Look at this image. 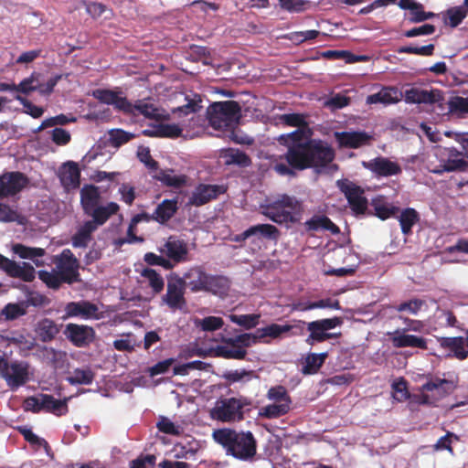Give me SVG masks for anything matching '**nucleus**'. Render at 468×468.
<instances>
[{
	"label": "nucleus",
	"instance_id": "nucleus-1",
	"mask_svg": "<svg viewBox=\"0 0 468 468\" xmlns=\"http://www.w3.org/2000/svg\"><path fill=\"white\" fill-rule=\"evenodd\" d=\"M286 149L280 156L286 164L277 163L273 166L274 171L283 176H294L295 171L308 168H324L335 156V150L320 139L306 140L304 144H297Z\"/></svg>",
	"mask_w": 468,
	"mask_h": 468
},
{
	"label": "nucleus",
	"instance_id": "nucleus-2",
	"mask_svg": "<svg viewBox=\"0 0 468 468\" xmlns=\"http://www.w3.org/2000/svg\"><path fill=\"white\" fill-rule=\"evenodd\" d=\"M209 125L216 131H226L237 144H251L250 139L238 137L234 130L241 119V106L236 101H215L207 109Z\"/></svg>",
	"mask_w": 468,
	"mask_h": 468
},
{
	"label": "nucleus",
	"instance_id": "nucleus-3",
	"mask_svg": "<svg viewBox=\"0 0 468 468\" xmlns=\"http://www.w3.org/2000/svg\"><path fill=\"white\" fill-rule=\"evenodd\" d=\"M212 438L222 446L227 455L241 461L252 459L257 452V441L250 431L222 428L215 430Z\"/></svg>",
	"mask_w": 468,
	"mask_h": 468
},
{
	"label": "nucleus",
	"instance_id": "nucleus-4",
	"mask_svg": "<svg viewBox=\"0 0 468 468\" xmlns=\"http://www.w3.org/2000/svg\"><path fill=\"white\" fill-rule=\"evenodd\" d=\"M101 193L99 187L94 185H85L80 190V205L89 220L98 229L105 224L108 219L118 213L120 207L115 202H109L105 206L100 205Z\"/></svg>",
	"mask_w": 468,
	"mask_h": 468
},
{
	"label": "nucleus",
	"instance_id": "nucleus-5",
	"mask_svg": "<svg viewBox=\"0 0 468 468\" xmlns=\"http://www.w3.org/2000/svg\"><path fill=\"white\" fill-rule=\"evenodd\" d=\"M261 214L274 223H296L303 210L302 201L287 194L279 195L272 201L261 207Z\"/></svg>",
	"mask_w": 468,
	"mask_h": 468
},
{
	"label": "nucleus",
	"instance_id": "nucleus-6",
	"mask_svg": "<svg viewBox=\"0 0 468 468\" xmlns=\"http://www.w3.org/2000/svg\"><path fill=\"white\" fill-rule=\"evenodd\" d=\"M342 324L343 318L338 316L309 322L307 323V330L310 334L305 342L313 346L315 343H322L332 338H339L341 333H328V331L340 326Z\"/></svg>",
	"mask_w": 468,
	"mask_h": 468
},
{
	"label": "nucleus",
	"instance_id": "nucleus-7",
	"mask_svg": "<svg viewBox=\"0 0 468 468\" xmlns=\"http://www.w3.org/2000/svg\"><path fill=\"white\" fill-rule=\"evenodd\" d=\"M185 292V280L177 274H171L167 280L166 292L162 296V303L172 311L183 310L186 306Z\"/></svg>",
	"mask_w": 468,
	"mask_h": 468
},
{
	"label": "nucleus",
	"instance_id": "nucleus-8",
	"mask_svg": "<svg viewBox=\"0 0 468 468\" xmlns=\"http://www.w3.org/2000/svg\"><path fill=\"white\" fill-rule=\"evenodd\" d=\"M336 186L346 197L351 209L356 215H363L367 209V199L364 196L365 191L360 186L348 179H339Z\"/></svg>",
	"mask_w": 468,
	"mask_h": 468
},
{
	"label": "nucleus",
	"instance_id": "nucleus-9",
	"mask_svg": "<svg viewBox=\"0 0 468 468\" xmlns=\"http://www.w3.org/2000/svg\"><path fill=\"white\" fill-rule=\"evenodd\" d=\"M55 263L58 272L63 276L65 283L72 284L80 281V262L69 249H64L57 256Z\"/></svg>",
	"mask_w": 468,
	"mask_h": 468
},
{
	"label": "nucleus",
	"instance_id": "nucleus-10",
	"mask_svg": "<svg viewBox=\"0 0 468 468\" xmlns=\"http://www.w3.org/2000/svg\"><path fill=\"white\" fill-rule=\"evenodd\" d=\"M242 407L241 402L235 398L225 399L217 404L211 415L213 419L223 422L240 420L243 419Z\"/></svg>",
	"mask_w": 468,
	"mask_h": 468
},
{
	"label": "nucleus",
	"instance_id": "nucleus-11",
	"mask_svg": "<svg viewBox=\"0 0 468 468\" xmlns=\"http://www.w3.org/2000/svg\"><path fill=\"white\" fill-rule=\"evenodd\" d=\"M29 365L27 362L7 361L6 367L1 372V378H4L11 389H16L24 386L29 379Z\"/></svg>",
	"mask_w": 468,
	"mask_h": 468
},
{
	"label": "nucleus",
	"instance_id": "nucleus-12",
	"mask_svg": "<svg viewBox=\"0 0 468 468\" xmlns=\"http://www.w3.org/2000/svg\"><path fill=\"white\" fill-rule=\"evenodd\" d=\"M0 269L9 277L18 278L26 282H31L36 278L34 267L27 262L17 263L0 254Z\"/></svg>",
	"mask_w": 468,
	"mask_h": 468
},
{
	"label": "nucleus",
	"instance_id": "nucleus-13",
	"mask_svg": "<svg viewBox=\"0 0 468 468\" xmlns=\"http://www.w3.org/2000/svg\"><path fill=\"white\" fill-rule=\"evenodd\" d=\"M363 166L378 178L399 176L402 173V168L399 163L384 156H378L367 162H363Z\"/></svg>",
	"mask_w": 468,
	"mask_h": 468
},
{
	"label": "nucleus",
	"instance_id": "nucleus-14",
	"mask_svg": "<svg viewBox=\"0 0 468 468\" xmlns=\"http://www.w3.org/2000/svg\"><path fill=\"white\" fill-rule=\"evenodd\" d=\"M64 334L69 341L77 347H86L95 339V330L89 325L68 324Z\"/></svg>",
	"mask_w": 468,
	"mask_h": 468
},
{
	"label": "nucleus",
	"instance_id": "nucleus-15",
	"mask_svg": "<svg viewBox=\"0 0 468 468\" xmlns=\"http://www.w3.org/2000/svg\"><path fill=\"white\" fill-rule=\"evenodd\" d=\"M459 377L455 375L451 378H433L424 383L420 388V391H437V397H434L438 401L452 394L459 386Z\"/></svg>",
	"mask_w": 468,
	"mask_h": 468
},
{
	"label": "nucleus",
	"instance_id": "nucleus-16",
	"mask_svg": "<svg viewBox=\"0 0 468 468\" xmlns=\"http://www.w3.org/2000/svg\"><path fill=\"white\" fill-rule=\"evenodd\" d=\"M27 177L21 172H7L0 176V198L16 195L27 184Z\"/></svg>",
	"mask_w": 468,
	"mask_h": 468
},
{
	"label": "nucleus",
	"instance_id": "nucleus-17",
	"mask_svg": "<svg viewBox=\"0 0 468 468\" xmlns=\"http://www.w3.org/2000/svg\"><path fill=\"white\" fill-rule=\"evenodd\" d=\"M226 192L223 186L199 184L189 197L188 204L195 207H201Z\"/></svg>",
	"mask_w": 468,
	"mask_h": 468
},
{
	"label": "nucleus",
	"instance_id": "nucleus-18",
	"mask_svg": "<svg viewBox=\"0 0 468 468\" xmlns=\"http://www.w3.org/2000/svg\"><path fill=\"white\" fill-rule=\"evenodd\" d=\"M335 138L339 147L356 149L370 144L373 137L364 131L335 132Z\"/></svg>",
	"mask_w": 468,
	"mask_h": 468
},
{
	"label": "nucleus",
	"instance_id": "nucleus-19",
	"mask_svg": "<svg viewBox=\"0 0 468 468\" xmlns=\"http://www.w3.org/2000/svg\"><path fill=\"white\" fill-rule=\"evenodd\" d=\"M65 312L68 317H81L85 320L101 317L97 304L85 300L67 303Z\"/></svg>",
	"mask_w": 468,
	"mask_h": 468
},
{
	"label": "nucleus",
	"instance_id": "nucleus-20",
	"mask_svg": "<svg viewBox=\"0 0 468 468\" xmlns=\"http://www.w3.org/2000/svg\"><path fill=\"white\" fill-rule=\"evenodd\" d=\"M392 346L396 348L416 347L422 350L428 349L427 340L421 336L408 335L400 329L387 333Z\"/></svg>",
	"mask_w": 468,
	"mask_h": 468
},
{
	"label": "nucleus",
	"instance_id": "nucleus-21",
	"mask_svg": "<svg viewBox=\"0 0 468 468\" xmlns=\"http://www.w3.org/2000/svg\"><path fill=\"white\" fill-rule=\"evenodd\" d=\"M162 252L174 263H180L186 261L188 256L187 243L175 236H170L165 243Z\"/></svg>",
	"mask_w": 468,
	"mask_h": 468
},
{
	"label": "nucleus",
	"instance_id": "nucleus-22",
	"mask_svg": "<svg viewBox=\"0 0 468 468\" xmlns=\"http://www.w3.org/2000/svg\"><path fill=\"white\" fill-rule=\"evenodd\" d=\"M58 178L65 190L69 191L79 188L80 185V169L78 164L74 161L64 163L59 167Z\"/></svg>",
	"mask_w": 468,
	"mask_h": 468
},
{
	"label": "nucleus",
	"instance_id": "nucleus-23",
	"mask_svg": "<svg viewBox=\"0 0 468 468\" xmlns=\"http://www.w3.org/2000/svg\"><path fill=\"white\" fill-rule=\"evenodd\" d=\"M121 91H116L108 89H98L93 90L92 95L99 101L112 105L118 111L122 112H129L130 101L126 97L121 96Z\"/></svg>",
	"mask_w": 468,
	"mask_h": 468
},
{
	"label": "nucleus",
	"instance_id": "nucleus-24",
	"mask_svg": "<svg viewBox=\"0 0 468 468\" xmlns=\"http://www.w3.org/2000/svg\"><path fill=\"white\" fill-rule=\"evenodd\" d=\"M207 274L203 267L194 266L188 269L181 279L185 280L186 288L188 287L192 292H198L206 288Z\"/></svg>",
	"mask_w": 468,
	"mask_h": 468
},
{
	"label": "nucleus",
	"instance_id": "nucleus-25",
	"mask_svg": "<svg viewBox=\"0 0 468 468\" xmlns=\"http://www.w3.org/2000/svg\"><path fill=\"white\" fill-rule=\"evenodd\" d=\"M304 229L307 232L320 230L329 231L333 235L340 233V229L325 215H314L304 222Z\"/></svg>",
	"mask_w": 468,
	"mask_h": 468
},
{
	"label": "nucleus",
	"instance_id": "nucleus-26",
	"mask_svg": "<svg viewBox=\"0 0 468 468\" xmlns=\"http://www.w3.org/2000/svg\"><path fill=\"white\" fill-rule=\"evenodd\" d=\"M403 97L402 92L396 87H384L378 92L367 96L368 104H392L399 102Z\"/></svg>",
	"mask_w": 468,
	"mask_h": 468
},
{
	"label": "nucleus",
	"instance_id": "nucleus-27",
	"mask_svg": "<svg viewBox=\"0 0 468 468\" xmlns=\"http://www.w3.org/2000/svg\"><path fill=\"white\" fill-rule=\"evenodd\" d=\"M441 166L446 172H464L468 170V161L464 158L462 152L455 148H450L448 150V157Z\"/></svg>",
	"mask_w": 468,
	"mask_h": 468
},
{
	"label": "nucleus",
	"instance_id": "nucleus-28",
	"mask_svg": "<svg viewBox=\"0 0 468 468\" xmlns=\"http://www.w3.org/2000/svg\"><path fill=\"white\" fill-rule=\"evenodd\" d=\"M98 229L90 221L80 225L71 237V244L74 248H86L92 240V234Z\"/></svg>",
	"mask_w": 468,
	"mask_h": 468
},
{
	"label": "nucleus",
	"instance_id": "nucleus-29",
	"mask_svg": "<svg viewBox=\"0 0 468 468\" xmlns=\"http://www.w3.org/2000/svg\"><path fill=\"white\" fill-rule=\"evenodd\" d=\"M437 340L442 348L450 349L459 360H464L468 357V350L464 347L463 337H438Z\"/></svg>",
	"mask_w": 468,
	"mask_h": 468
},
{
	"label": "nucleus",
	"instance_id": "nucleus-30",
	"mask_svg": "<svg viewBox=\"0 0 468 468\" xmlns=\"http://www.w3.org/2000/svg\"><path fill=\"white\" fill-rule=\"evenodd\" d=\"M178 209L176 199H165L155 208L153 213L154 220L160 223H167L176 213Z\"/></svg>",
	"mask_w": 468,
	"mask_h": 468
},
{
	"label": "nucleus",
	"instance_id": "nucleus-31",
	"mask_svg": "<svg viewBox=\"0 0 468 468\" xmlns=\"http://www.w3.org/2000/svg\"><path fill=\"white\" fill-rule=\"evenodd\" d=\"M311 131L309 127L307 128H297L296 130L289 133H283L277 137V142L288 148L297 144H304L306 140H310L311 138Z\"/></svg>",
	"mask_w": 468,
	"mask_h": 468
},
{
	"label": "nucleus",
	"instance_id": "nucleus-32",
	"mask_svg": "<svg viewBox=\"0 0 468 468\" xmlns=\"http://www.w3.org/2000/svg\"><path fill=\"white\" fill-rule=\"evenodd\" d=\"M68 398L57 399L52 395L42 394V408L46 412L53 413L56 416L66 415L69 411Z\"/></svg>",
	"mask_w": 468,
	"mask_h": 468
},
{
	"label": "nucleus",
	"instance_id": "nucleus-33",
	"mask_svg": "<svg viewBox=\"0 0 468 468\" xmlns=\"http://www.w3.org/2000/svg\"><path fill=\"white\" fill-rule=\"evenodd\" d=\"M230 287V281L222 275L207 274L206 288L203 292H211L215 295L227 294Z\"/></svg>",
	"mask_w": 468,
	"mask_h": 468
},
{
	"label": "nucleus",
	"instance_id": "nucleus-34",
	"mask_svg": "<svg viewBox=\"0 0 468 468\" xmlns=\"http://www.w3.org/2000/svg\"><path fill=\"white\" fill-rule=\"evenodd\" d=\"M436 93L431 90L428 91L418 88H410L406 90L404 98L408 103H434L437 101Z\"/></svg>",
	"mask_w": 468,
	"mask_h": 468
},
{
	"label": "nucleus",
	"instance_id": "nucleus-35",
	"mask_svg": "<svg viewBox=\"0 0 468 468\" xmlns=\"http://www.w3.org/2000/svg\"><path fill=\"white\" fill-rule=\"evenodd\" d=\"M371 206L375 210V215L382 220L395 216L399 211V207L388 203L383 196L373 198Z\"/></svg>",
	"mask_w": 468,
	"mask_h": 468
},
{
	"label": "nucleus",
	"instance_id": "nucleus-36",
	"mask_svg": "<svg viewBox=\"0 0 468 468\" xmlns=\"http://www.w3.org/2000/svg\"><path fill=\"white\" fill-rule=\"evenodd\" d=\"M13 251L21 259L32 260L37 267L44 265V261L37 259L43 257L46 253L45 250L42 248H31L17 243L13 246Z\"/></svg>",
	"mask_w": 468,
	"mask_h": 468
},
{
	"label": "nucleus",
	"instance_id": "nucleus-37",
	"mask_svg": "<svg viewBox=\"0 0 468 468\" xmlns=\"http://www.w3.org/2000/svg\"><path fill=\"white\" fill-rule=\"evenodd\" d=\"M130 109L129 112H124L125 114H133L135 115L136 112L142 115H144L145 118L151 119V120H160L161 116L157 112L158 110L156 107H154V104L149 103L143 100H138L135 101L134 104L130 102Z\"/></svg>",
	"mask_w": 468,
	"mask_h": 468
},
{
	"label": "nucleus",
	"instance_id": "nucleus-38",
	"mask_svg": "<svg viewBox=\"0 0 468 468\" xmlns=\"http://www.w3.org/2000/svg\"><path fill=\"white\" fill-rule=\"evenodd\" d=\"M221 156L225 159L226 165H237L241 167H247L251 164L250 156L245 152L239 149H224Z\"/></svg>",
	"mask_w": 468,
	"mask_h": 468
},
{
	"label": "nucleus",
	"instance_id": "nucleus-39",
	"mask_svg": "<svg viewBox=\"0 0 468 468\" xmlns=\"http://www.w3.org/2000/svg\"><path fill=\"white\" fill-rule=\"evenodd\" d=\"M447 104V114L458 119H463L468 115V98L454 96L450 98Z\"/></svg>",
	"mask_w": 468,
	"mask_h": 468
},
{
	"label": "nucleus",
	"instance_id": "nucleus-40",
	"mask_svg": "<svg viewBox=\"0 0 468 468\" xmlns=\"http://www.w3.org/2000/svg\"><path fill=\"white\" fill-rule=\"evenodd\" d=\"M328 357V353L324 352L320 354L311 353L307 355L302 372L304 375H314L319 371L324 365L325 359Z\"/></svg>",
	"mask_w": 468,
	"mask_h": 468
},
{
	"label": "nucleus",
	"instance_id": "nucleus-41",
	"mask_svg": "<svg viewBox=\"0 0 468 468\" xmlns=\"http://www.w3.org/2000/svg\"><path fill=\"white\" fill-rule=\"evenodd\" d=\"M467 15L468 10L466 7L464 5H458L448 8L442 13V18L445 25L453 28L458 27Z\"/></svg>",
	"mask_w": 468,
	"mask_h": 468
},
{
	"label": "nucleus",
	"instance_id": "nucleus-42",
	"mask_svg": "<svg viewBox=\"0 0 468 468\" xmlns=\"http://www.w3.org/2000/svg\"><path fill=\"white\" fill-rule=\"evenodd\" d=\"M37 332L42 342H50L59 333V329L53 320L45 318L38 323Z\"/></svg>",
	"mask_w": 468,
	"mask_h": 468
},
{
	"label": "nucleus",
	"instance_id": "nucleus-43",
	"mask_svg": "<svg viewBox=\"0 0 468 468\" xmlns=\"http://www.w3.org/2000/svg\"><path fill=\"white\" fill-rule=\"evenodd\" d=\"M420 220V215L416 209L407 207L403 209L399 218L401 231L405 235H409L412 231V227Z\"/></svg>",
	"mask_w": 468,
	"mask_h": 468
},
{
	"label": "nucleus",
	"instance_id": "nucleus-44",
	"mask_svg": "<svg viewBox=\"0 0 468 468\" xmlns=\"http://www.w3.org/2000/svg\"><path fill=\"white\" fill-rule=\"evenodd\" d=\"M252 235L259 238L277 242L281 237L280 229L271 224H258L251 226Z\"/></svg>",
	"mask_w": 468,
	"mask_h": 468
},
{
	"label": "nucleus",
	"instance_id": "nucleus-45",
	"mask_svg": "<svg viewBox=\"0 0 468 468\" xmlns=\"http://www.w3.org/2000/svg\"><path fill=\"white\" fill-rule=\"evenodd\" d=\"M290 409L291 405H288V403H273L261 407L259 410V416L266 419H276L287 414Z\"/></svg>",
	"mask_w": 468,
	"mask_h": 468
},
{
	"label": "nucleus",
	"instance_id": "nucleus-46",
	"mask_svg": "<svg viewBox=\"0 0 468 468\" xmlns=\"http://www.w3.org/2000/svg\"><path fill=\"white\" fill-rule=\"evenodd\" d=\"M155 178L162 182L164 185L171 187L180 188L186 184V176L185 175H174L173 170L164 171L161 170L159 175Z\"/></svg>",
	"mask_w": 468,
	"mask_h": 468
},
{
	"label": "nucleus",
	"instance_id": "nucleus-47",
	"mask_svg": "<svg viewBox=\"0 0 468 468\" xmlns=\"http://www.w3.org/2000/svg\"><path fill=\"white\" fill-rule=\"evenodd\" d=\"M28 304L25 302L16 303H7L1 311V315L5 317L6 321L16 320L27 314Z\"/></svg>",
	"mask_w": 468,
	"mask_h": 468
},
{
	"label": "nucleus",
	"instance_id": "nucleus-48",
	"mask_svg": "<svg viewBox=\"0 0 468 468\" xmlns=\"http://www.w3.org/2000/svg\"><path fill=\"white\" fill-rule=\"evenodd\" d=\"M217 356L226 359L242 360L247 356V351L241 346L231 347L228 346H218L215 349Z\"/></svg>",
	"mask_w": 468,
	"mask_h": 468
},
{
	"label": "nucleus",
	"instance_id": "nucleus-49",
	"mask_svg": "<svg viewBox=\"0 0 468 468\" xmlns=\"http://www.w3.org/2000/svg\"><path fill=\"white\" fill-rule=\"evenodd\" d=\"M141 275L148 281L149 286L154 293H160L164 290V279L155 270L145 268L142 271Z\"/></svg>",
	"mask_w": 468,
	"mask_h": 468
},
{
	"label": "nucleus",
	"instance_id": "nucleus-50",
	"mask_svg": "<svg viewBox=\"0 0 468 468\" xmlns=\"http://www.w3.org/2000/svg\"><path fill=\"white\" fill-rule=\"evenodd\" d=\"M67 379L71 385H90L94 379V373L90 368H76Z\"/></svg>",
	"mask_w": 468,
	"mask_h": 468
},
{
	"label": "nucleus",
	"instance_id": "nucleus-51",
	"mask_svg": "<svg viewBox=\"0 0 468 468\" xmlns=\"http://www.w3.org/2000/svg\"><path fill=\"white\" fill-rule=\"evenodd\" d=\"M260 314H231L229 319L232 323L245 328L246 330H250L255 328L260 323Z\"/></svg>",
	"mask_w": 468,
	"mask_h": 468
},
{
	"label": "nucleus",
	"instance_id": "nucleus-52",
	"mask_svg": "<svg viewBox=\"0 0 468 468\" xmlns=\"http://www.w3.org/2000/svg\"><path fill=\"white\" fill-rule=\"evenodd\" d=\"M135 138V134L122 129H112L109 131V142L112 147H120Z\"/></svg>",
	"mask_w": 468,
	"mask_h": 468
},
{
	"label": "nucleus",
	"instance_id": "nucleus-53",
	"mask_svg": "<svg viewBox=\"0 0 468 468\" xmlns=\"http://www.w3.org/2000/svg\"><path fill=\"white\" fill-rule=\"evenodd\" d=\"M40 76V73L33 72L28 78L24 79L19 84H17V94L23 93L27 95L33 91L38 92Z\"/></svg>",
	"mask_w": 468,
	"mask_h": 468
},
{
	"label": "nucleus",
	"instance_id": "nucleus-54",
	"mask_svg": "<svg viewBox=\"0 0 468 468\" xmlns=\"http://www.w3.org/2000/svg\"><path fill=\"white\" fill-rule=\"evenodd\" d=\"M282 124L290 127L307 128L308 122L305 116L301 113H285L279 116Z\"/></svg>",
	"mask_w": 468,
	"mask_h": 468
},
{
	"label": "nucleus",
	"instance_id": "nucleus-55",
	"mask_svg": "<svg viewBox=\"0 0 468 468\" xmlns=\"http://www.w3.org/2000/svg\"><path fill=\"white\" fill-rule=\"evenodd\" d=\"M39 279L46 283L48 288L58 290L63 282H65L63 276L58 272H50L48 271H40L38 272Z\"/></svg>",
	"mask_w": 468,
	"mask_h": 468
},
{
	"label": "nucleus",
	"instance_id": "nucleus-56",
	"mask_svg": "<svg viewBox=\"0 0 468 468\" xmlns=\"http://www.w3.org/2000/svg\"><path fill=\"white\" fill-rule=\"evenodd\" d=\"M267 398L270 400H273L274 403L292 404L291 397L283 386H275L271 388L267 392Z\"/></svg>",
	"mask_w": 468,
	"mask_h": 468
},
{
	"label": "nucleus",
	"instance_id": "nucleus-57",
	"mask_svg": "<svg viewBox=\"0 0 468 468\" xmlns=\"http://www.w3.org/2000/svg\"><path fill=\"white\" fill-rule=\"evenodd\" d=\"M423 304L424 302L422 300L414 298L410 301L400 303L394 306V309L399 313L406 312L410 314L416 315L420 311Z\"/></svg>",
	"mask_w": 468,
	"mask_h": 468
},
{
	"label": "nucleus",
	"instance_id": "nucleus-58",
	"mask_svg": "<svg viewBox=\"0 0 468 468\" xmlns=\"http://www.w3.org/2000/svg\"><path fill=\"white\" fill-rule=\"evenodd\" d=\"M137 157L151 171H156L159 168L158 162L153 159L148 147L140 146L137 151Z\"/></svg>",
	"mask_w": 468,
	"mask_h": 468
},
{
	"label": "nucleus",
	"instance_id": "nucleus-59",
	"mask_svg": "<svg viewBox=\"0 0 468 468\" xmlns=\"http://www.w3.org/2000/svg\"><path fill=\"white\" fill-rule=\"evenodd\" d=\"M182 128L176 123H159V138H178L182 134Z\"/></svg>",
	"mask_w": 468,
	"mask_h": 468
},
{
	"label": "nucleus",
	"instance_id": "nucleus-60",
	"mask_svg": "<svg viewBox=\"0 0 468 468\" xmlns=\"http://www.w3.org/2000/svg\"><path fill=\"white\" fill-rule=\"evenodd\" d=\"M453 440L458 441H460V437L453 432L447 431L446 434L441 437L434 444V449L436 451L446 450L450 453L453 454V448L452 447V442Z\"/></svg>",
	"mask_w": 468,
	"mask_h": 468
},
{
	"label": "nucleus",
	"instance_id": "nucleus-61",
	"mask_svg": "<svg viewBox=\"0 0 468 468\" xmlns=\"http://www.w3.org/2000/svg\"><path fill=\"white\" fill-rule=\"evenodd\" d=\"M434 45L429 44L422 47L403 46L398 49L399 53L414 54L420 56H431L434 51Z\"/></svg>",
	"mask_w": 468,
	"mask_h": 468
},
{
	"label": "nucleus",
	"instance_id": "nucleus-62",
	"mask_svg": "<svg viewBox=\"0 0 468 468\" xmlns=\"http://www.w3.org/2000/svg\"><path fill=\"white\" fill-rule=\"evenodd\" d=\"M76 119L74 117L69 118L65 114H59L54 117L48 118L42 122L40 126L37 129L36 132H40L48 127H54L56 125H65L69 122H75Z\"/></svg>",
	"mask_w": 468,
	"mask_h": 468
},
{
	"label": "nucleus",
	"instance_id": "nucleus-63",
	"mask_svg": "<svg viewBox=\"0 0 468 468\" xmlns=\"http://www.w3.org/2000/svg\"><path fill=\"white\" fill-rule=\"evenodd\" d=\"M16 101H18L25 108V112L30 115L33 118H39L43 115L44 110L43 108L33 104L27 98L21 96L20 94H16L14 97Z\"/></svg>",
	"mask_w": 468,
	"mask_h": 468
},
{
	"label": "nucleus",
	"instance_id": "nucleus-64",
	"mask_svg": "<svg viewBox=\"0 0 468 468\" xmlns=\"http://www.w3.org/2000/svg\"><path fill=\"white\" fill-rule=\"evenodd\" d=\"M144 260L148 265L162 266L165 270H171L174 267V263H172L168 258L165 259L163 256L156 255L155 253L153 252L145 253Z\"/></svg>",
	"mask_w": 468,
	"mask_h": 468
}]
</instances>
